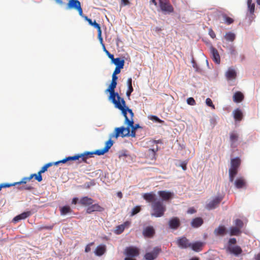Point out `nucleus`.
Listing matches in <instances>:
<instances>
[{"mask_svg": "<svg viewBox=\"0 0 260 260\" xmlns=\"http://www.w3.org/2000/svg\"><path fill=\"white\" fill-rule=\"evenodd\" d=\"M125 225L124 224H121L116 227V229L115 230V233L117 234H121L124 230Z\"/></svg>", "mask_w": 260, "mask_h": 260, "instance_id": "nucleus-41", "label": "nucleus"}, {"mask_svg": "<svg viewBox=\"0 0 260 260\" xmlns=\"http://www.w3.org/2000/svg\"><path fill=\"white\" fill-rule=\"evenodd\" d=\"M106 92L110 93V95L108 98L109 100L111 101V102L114 104L116 108L118 107V106L120 105L121 104L123 105H125V101L123 98H121L119 96L117 92H115V91Z\"/></svg>", "mask_w": 260, "mask_h": 260, "instance_id": "nucleus-3", "label": "nucleus"}, {"mask_svg": "<svg viewBox=\"0 0 260 260\" xmlns=\"http://www.w3.org/2000/svg\"><path fill=\"white\" fill-rule=\"evenodd\" d=\"M76 155L78 157V159L81 158L83 161H86V160L87 158L86 155L85 154V152L81 154H78Z\"/></svg>", "mask_w": 260, "mask_h": 260, "instance_id": "nucleus-50", "label": "nucleus"}, {"mask_svg": "<svg viewBox=\"0 0 260 260\" xmlns=\"http://www.w3.org/2000/svg\"><path fill=\"white\" fill-rule=\"evenodd\" d=\"M98 39H99V41L100 42L101 44L102 45V47H103V45H105L103 43V38H102V30H101L98 31Z\"/></svg>", "mask_w": 260, "mask_h": 260, "instance_id": "nucleus-52", "label": "nucleus"}, {"mask_svg": "<svg viewBox=\"0 0 260 260\" xmlns=\"http://www.w3.org/2000/svg\"><path fill=\"white\" fill-rule=\"evenodd\" d=\"M150 119L151 120L158 123H162L164 121L160 119L157 116L154 115H151L150 117Z\"/></svg>", "mask_w": 260, "mask_h": 260, "instance_id": "nucleus-45", "label": "nucleus"}, {"mask_svg": "<svg viewBox=\"0 0 260 260\" xmlns=\"http://www.w3.org/2000/svg\"><path fill=\"white\" fill-rule=\"evenodd\" d=\"M223 197L218 196L211 200L206 205V208L208 210H212L216 208L220 202L222 201Z\"/></svg>", "mask_w": 260, "mask_h": 260, "instance_id": "nucleus-6", "label": "nucleus"}, {"mask_svg": "<svg viewBox=\"0 0 260 260\" xmlns=\"http://www.w3.org/2000/svg\"><path fill=\"white\" fill-rule=\"evenodd\" d=\"M158 150V146L157 145L155 146V147L150 148L149 149V153L150 156L152 158H154L155 155V153L156 151H157Z\"/></svg>", "mask_w": 260, "mask_h": 260, "instance_id": "nucleus-39", "label": "nucleus"}, {"mask_svg": "<svg viewBox=\"0 0 260 260\" xmlns=\"http://www.w3.org/2000/svg\"><path fill=\"white\" fill-rule=\"evenodd\" d=\"M227 251L231 253H232L236 256L239 255L241 253L242 250L241 247L239 246L230 245V247H227Z\"/></svg>", "mask_w": 260, "mask_h": 260, "instance_id": "nucleus-12", "label": "nucleus"}, {"mask_svg": "<svg viewBox=\"0 0 260 260\" xmlns=\"http://www.w3.org/2000/svg\"><path fill=\"white\" fill-rule=\"evenodd\" d=\"M141 126L139 125V124H136L135 125L133 124V126H132L131 127V136L132 137H136V133L135 131L137 129L139 128H140Z\"/></svg>", "mask_w": 260, "mask_h": 260, "instance_id": "nucleus-35", "label": "nucleus"}, {"mask_svg": "<svg viewBox=\"0 0 260 260\" xmlns=\"http://www.w3.org/2000/svg\"><path fill=\"white\" fill-rule=\"evenodd\" d=\"M154 234V230L152 226H147L145 228L143 234L145 237H150Z\"/></svg>", "mask_w": 260, "mask_h": 260, "instance_id": "nucleus-21", "label": "nucleus"}, {"mask_svg": "<svg viewBox=\"0 0 260 260\" xmlns=\"http://www.w3.org/2000/svg\"><path fill=\"white\" fill-rule=\"evenodd\" d=\"M234 184L237 188H242L245 185V181L243 178H238L235 180Z\"/></svg>", "mask_w": 260, "mask_h": 260, "instance_id": "nucleus-26", "label": "nucleus"}, {"mask_svg": "<svg viewBox=\"0 0 260 260\" xmlns=\"http://www.w3.org/2000/svg\"><path fill=\"white\" fill-rule=\"evenodd\" d=\"M123 126L116 127L114 129V131L113 133H111L110 135V137L118 138L119 136H121L122 138L125 137L123 135H124V133L123 132Z\"/></svg>", "mask_w": 260, "mask_h": 260, "instance_id": "nucleus-10", "label": "nucleus"}, {"mask_svg": "<svg viewBox=\"0 0 260 260\" xmlns=\"http://www.w3.org/2000/svg\"><path fill=\"white\" fill-rule=\"evenodd\" d=\"M90 205L86 209V212L88 214H90L94 211H101L103 210V208L98 204H95Z\"/></svg>", "mask_w": 260, "mask_h": 260, "instance_id": "nucleus-20", "label": "nucleus"}, {"mask_svg": "<svg viewBox=\"0 0 260 260\" xmlns=\"http://www.w3.org/2000/svg\"><path fill=\"white\" fill-rule=\"evenodd\" d=\"M91 25L96 28L98 31L101 30L100 24L96 23L95 20H94V21L92 22Z\"/></svg>", "mask_w": 260, "mask_h": 260, "instance_id": "nucleus-57", "label": "nucleus"}, {"mask_svg": "<svg viewBox=\"0 0 260 260\" xmlns=\"http://www.w3.org/2000/svg\"><path fill=\"white\" fill-rule=\"evenodd\" d=\"M186 102L187 104L194 106L196 104V101L193 98L190 97L187 99Z\"/></svg>", "mask_w": 260, "mask_h": 260, "instance_id": "nucleus-46", "label": "nucleus"}, {"mask_svg": "<svg viewBox=\"0 0 260 260\" xmlns=\"http://www.w3.org/2000/svg\"><path fill=\"white\" fill-rule=\"evenodd\" d=\"M67 159L68 160V162L71 160H78V157L76 155L72 156H69L67 157Z\"/></svg>", "mask_w": 260, "mask_h": 260, "instance_id": "nucleus-60", "label": "nucleus"}, {"mask_svg": "<svg viewBox=\"0 0 260 260\" xmlns=\"http://www.w3.org/2000/svg\"><path fill=\"white\" fill-rule=\"evenodd\" d=\"M248 9L249 11H250V13L252 14L253 13L255 9V5L254 3L250 4H247Z\"/></svg>", "mask_w": 260, "mask_h": 260, "instance_id": "nucleus-49", "label": "nucleus"}, {"mask_svg": "<svg viewBox=\"0 0 260 260\" xmlns=\"http://www.w3.org/2000/svg\"><path fill=\"white\" fill-rule=\"evenodd\" d=\"M42 174L38 172V174H32L31 175H34V177L35 178V179L37 180L38 182H41L42 180V177L41 175Z\"/></svg>", "mask_w": 260, "mask_h": 260, "instance_id": "nucleus-48", "label": "nucleus"}, {"mask_svg": "<svg viewBox=\"0 0 260 260\" xmlns=\"http://www.w3.org/2000/svg\"><path fill=\"white\" fill-rule=\"evenodd\" d=\"M111 62L112 63L114 64L116 67L123 68L124 64V60L121 59L120 57H117L116 58H113Z\"/></svg>", "mask_w": 260, "mask_h": 260, "instance_id": "nucleus-22", "label": "nucleus"}, {"mask_svg": "<svg viewBox=\"0 0 260 260\" xmlns=\"http://www.w3.org/2000/svg\"><path fill=\"white\" fill-rule=\"evenodd\" d=\"M1 186H2L3 188H6V187H9L11 186L16 185V182H14L13 183H1Z\"/></svg>", "mask_w": 260, "mask_h": 260, "instance_id": "nucleus-51", "label": "nucleus"}, {"mask_svg": "<svg viewBox=\"0 0 260 260\" xmlns=\"http://www.w3.org/2000/svg\"><path fill=\"white\" fill-rule=\"evenodd\" d=\"M237 242L236 239L235 238H230L228 241V245L227 247H230V245L235 244Z\"/></svg>", "mask_w": 260, "mask_h": 260, "instance_id": "nucleus-54", "label": "nucleus"}, {"mask_svg": "<svg viewBox=\"0 0 260 260\" xmlns=\"http://www.w3.org/2000/svg\"><path fill=\"white\" fill-rule=\"evenodd\" d=\"M244 98L243 94L239 91L236 92L233 96V100L236 103L241 102Z\"/></svg>", "mask_w": 260, "mask_h": 260, "instance_id": "nucleus-29", "label": "nucleus"}, {"mask_svg": "<svg viewBox=\"0 0 260 260\" xmlns=\"http://www.w3.org/2000/svg\"><path fill=\"white\" fill-rule=\"evenodd\" d=\"M152 212L151 215L155 217L162 216L166 211V208L162 201L158 199L151 204Z\"/></svg>", "mask_w": 260, "mask_h": 260, "instance_id": "nucleus-2", "label": "nucleus"}, {"mask_svg": "<svg viewBox=\"0 0 260 260\" xmlns=\"http://www.w3.org/2000/svg\"><path fill=\"white\" fill-rule=\"evenodd\" d=\"M229 233L231 236H237L240 234L241 231L237 227H231L229 230Z\"/></svg>", "mask_w": 260, "mask_h": 260, "instance_id": "nucleus-32", "label": "nucleus"}, {"mask_svg": "<svg viewBox=\"0 0 260 260\" xmlns=\"http://www.w3.org/2000/svg\"><path fill=\"white\" fill-rule=\"evenodd\" d=\"M240 164V159L239 157H236L231 159L230 168L238 170Z\"/></svg>", "mask_w": 260, "mask_h": 260, "instance_id": "nucleus-24", "label": "nucleus"}, {"mask_svg": "<svg viewBox=\"0 0 260 260\" xmlns=\"http://www.w3.org/2000/svg\"><path fill=\"white\" fill-rule=\"evenodd\" d=\"M210 51L213 60L216 63L219 64L220 62V57L218 51L213 46L210 47Z\"/></svg>", "mask_w": 260, "mask_h": 260, "instance_id": "nucleus-9", "label": "nucleus"}, {"mask_svg": "<svg viewBox=\"0 0 260 260\" xmlns=\"http://www.w3.org/2000/svg\"><path fill=\"white\" fill-rule=\"evenodd\" d=\"M225 75L228 80H233L236 79L237 73L234 69L230 68L225 72Z\"/></svg>", "mask_w": 260, "mask_h": 260, "instance_id": "nucleus-14", "label": "nucleus"}, {"mask_svg": "<svg viewBox=\"0 0 260 260\" xmlns=\"http://www.w3.org/2000/svg\"><path fill=\"white\" fill-rule=\"evenodd\" d=\"M103 49L104 51L107 55L108 57L112 60L114 58V55L111 54L106 48L105 46L103 45Z\"/></svg>", "mask_w": 260, "mask_h": 260, "instance_id": "nucleus-47", "label": "nucleus"}, {"mask_svg": "<svg viewBox=\"0 0 260 260\" xmlns=\"http://www.w3.org/2000/svg\"><path fill=\"white\" fill-rule=\"evenodd\" d=\"M179 166L181 167L184 171L186 170V162H182L179 164Z\"/></svg>", "mask_w": 260, "mask_h": 260, "instance_id": "nucleus-63", "label": "nucleus"}, {"mask_svg": "<svg viewBox=\"0 0 260 260\" xmlns=\"http://www.w3.org/2000/svg\"><path fill=\"white\" fill-rule=\"evenodd\" d=\"M160 10L165 14H168L174 11V8L168 0H158Z\"/></svg>", "mask_w": 260, "mask_h": 260, "instance_id": "nucleus-4", "label": "nucleus"}, {"mask_svg": "<svg viewBox=\"0 0 260 260\" xmlns=\"http://www.w3.org/2000/svg\"><path fill=\"white\" fill-rule=\"evenodd\" d=\"M117 85V82L111 81L108 88L106 90V91H115V88Z\"/></svg>", "mask_w": 260, "mask_h": 260, "instance_id": "nucleus-40", "label": "nucleus"}, {"mask_svg": "<svg viewBox=\"0 0 260 260\" xmlns=\"http://www.w3.org/2000/svg\"><path fill=\"white\" fill-rule=\"evenodd\" d=\"M141 207L137 206L133 208L131 212V216H134L140 211Z\"/></svg>", "mask_w": 260, "mask_h": 260, "instance_id": "nucleus-42", "label": "nucleus"}, {"mask_svg": "<svg viewBox=\"0 0 260 260\" xmlns=\"http://www.w3.org/2000/svg\"><path fill=\"white\" fill-rule=\"evenodd\" d=\"M124 253L127 256L131 257L137 256L139 254L138 249L134 247H126Z\"/></svg>", "mask_w": 260, "mask_h": 260, "instance_id": "nucleus-8", "label": "nucleus"}, {"mask_svg": "<svg viewBox=\"0 0 260 260\" xmlns=\"http://www.w3.org/2000/svg\"><path fill=\"white\" fill-rule=\"evenodd\" d=\"M113 143H114L113 141H112L111 140V138H110V139L106 142L105 146L104 149L107 152H108L109 151V150L110 149V148L112 147V146L113 145Z\"/></svg>", "mask_w": 260, "mask_h": 260, "instance_id": "nucleus-38", "label": "nucleus"}, {"mask_svg": "<svg viewBox=\"0 0 260 260\" xmlns=\"http://www.w3.org/2000/svg\"><path fill=\"white\" fill-rule=\"evenodd\" d=\"M106 152H107L104 148L101 149H98L93 151L94 154H96L98 155H104Z\"/></svg>", "mask_w": 260, "mask_h": 260, "instance_id": "nucleus-43", "label": "nucleus"}, {"mask_svg": "<svg viewBox=\"0 0 260 260\" xmlns=\"http://www.w3.org/2000/svg\"><path fill=\"white\" fill-rule=\"evenodd\" d=\"M72 210L71 208L68 206H64L61 208L60 213L61 215H64L71 212Z\"/></svg>", "mask_w": 260, "mask_h": 260, "instance_id": "nucleus-34", "label": "nucleus"}, {"mask_svg": "<svg viewBox=\"0 0 260 260\" xmlns=\"http://www.w3.org/2000/svg\"><path fill=\"white\" fill-rule=\"evenodd\" d=\"M204 245V243L201 241H197L193 243H190V248L196 252L201 251Z\"/></svg>", "mask_w": 260, "mask_h": 260, "instance_id": "nucleus-16", "label": "nucleus"}, {"mask_svg": "<svg viewBox=\"0 0 260 260\" xmlns=\"http://www.w3.org/2000/svg\"><path fill=\"white\" fill-rule=\"evenodd\" d=\"M20 190H31L33 189V187L30 185H26L24 186H21L19 188Z\"/></svg>", "mask_w": 260, "mask_h": 260, "instance_id": "nucleus-56", "label": "nucleus"}, {"mask_svg": "<svg viewBox=\"0 0 260 260\" xmlns=\"http://www.w3.org/2000/svg\"><path fill=\"white\" fill-rule=\"evenodd\" d=\"M126 109H127V112H128L131 115V119H133V117H134V113L133 112V111L132 109H129L128 107H126Z\"/></svg>", "mask_w": 260, "mask_h": 260, "instance_id": "nucleus-62", "label": "nucleus"}, {"mask_svg": "<svg viewBox=\"0 0 260 260\" xmlns=\"http://www.w3.org/2000/svg\"><path fill=\"white\" fill-rule=\"evenodd\" d=\"M227 233L226 228L223 225H219L214 231V234L216 236H223Z\"/></svg>", "mask_w": 260, "mask_h": 260, "instance_id": "nucleus-18", "label": "nucleus"}, {"mask_svg": "<svg viewBox=\"0 0 260 260\" xmlns=\"http://www.w3.org/2000/svg\"><path fill=\"white\" fill-rule=\"evenodd\" d=\"M79 203L83 205H90L93 203V200L91 198L87 197H84L82 198L80 201Z\"/></svg>", "mask_w": 260, "mask_h": 260, "instance_id": "nucleus-27", "label": "nucleus"}, {"mask_svg": "<svg viewBox=\"0 0 260 260\" xmlns=\"http://www.w3.org/2000/svg\"><path fill=\"white\" fill-rule=\"evenodd\" d=\"M237 170L230 168L229 169V180L230 182H233L234 177L237 173Z\"/></svg>", "mask_w": 260, "mask_h": 260, "instance_id": "nucleus-33", "label": "nucleus"}, {"mask_svg": "<svg viewBox=\"0 0 260 260\" xmlns=\"http://www.w3.org/2000/svg\"><path fill=\"white\" fill-rule=\"evenodd\" d=\"M56 3L59 5L62 6L66 4L67 0H55ZM67 10L69 9H75L78 11L79 14L80 16L84 18L86 16L83 15L82 8L81 7V3L78 0H69V2L66 8Z\"/></svg>", "mask_w": 260, "mask_h": 260, "instance_id": "nucleus-1", "label": "nucleus"}, {"mask_svg": "<svg viewBox=\"0 0 260 260\" xmlns=\"http://www.w3.org/2000/svg\"><path fill=\"white\" fill-rule=\"evenodd\" d=\"M230 53L232 55L236 56L237 52L233 46H231L229 48Z\"/></svg>", "mask_w": 260, "mask_h": 260, "instance_id": "nucleus-55", "label": "nucleus"}, {"mask_svg": "<svg viewBox=\"0 0 260 260\" xmlns=\"http://www.w3.org/2000/svg\"><path fill=\"white\" fill-rule=\"evenodd\" d=\"M134 123V120L131 119V120H127L126 122H124V124L127 125L126 127H124L123 126V132L125 131L126 132V133H124V135H123L125 137H129L131 136V131H130V128L132 127V126H133V124Z\"/></svg>", "mask_w": 260, "mask_h": 260, "instance_id": "nucleus-13", "label": "nucleus"}, {"mask_svg": "<svg viewBox=\"0 0 260 260\" xmlns=\"http://www.w3.org/2000/svg\"><path fill=\"white\" fill-rule=\"evenodd\" d=\"M190 243L189 240L185 237H179L177 239L176 241L178 246L181 249H187L189 248Z\"/></svg>", "mask_w": 260, "mask_h": 260, "instance_id": "nucleus-5", "label": "nucleus"}, {"mask_svg": "<svg viewBox=\"0 0 260 260\" xmlns=\"http://www.w3.org/2000/svg\"><path fill=\"white\" fill-rule=\"evenodd\" d=\"M209 35L212 39L215 38L216 37L215 34L211 28L209 29Z\"/></svg>", "mask_w": 260, "mask_h": 260, "instance_id": "nucleus-61", "label": "nucleus"}, {"mask_svg": "<svg viewBox=\"0 0 260 260\" xmlns=\"http://www.w3.org/2000/svg\"><path fill=\"white\" fill-rule=\"evenodd\" d=\"M106 251V246L104 245H100L96 247L95 249L94 253L97 256H101L104 254Z\"/></svg>", "mask_w": 260, "mask_h": 260, "instance_id": "nucleus-23", "label": "nucleus"}, {"mask_svg": "<svg viewBox=\"0 0 260 260\" xmlns=\"http://www.w3.org/2000/svg\"><path fill=\"white\" fill-rule=\"evenodd\" d=\"M158 194L161 198V201H168L170 200L173 195V193L171 192L166 190L159 191Z\"/></svg>", "mask_w": 260, "mask_h": 260, "instance_id": "nucleus-11", "label": "nucleus"}, {"mask_svg": "<svg viewBox=\"0 0 260 260\" xmlns=\"http://www.w3.org/2000/svg\"><path fill=\"white\" fill-rule=\"evenodd\" d=\"M160 249L157 247H155L153 248V250L149 252H147L144 257L147 260H154L158 255Z\"/></svg>", "mask_w": 260, "mask_h": 260, "instance_id": "nucleus-7", "label": "nucleus"}, {"mask_svg": "<svg viewBox=\"0 0 260 260\" xmlns=\"http://www.w3.org/2000/svg\"><path fill=\"white\" fill-rule=\"evenodd\" d=\"M30 214L31 213L30 211L24 212L21 214L15 216L13 218V220L15 223L17 222L20 220L24 219L27 217H29L30 215Z\"/></svg>", "mask_w": 260, "mask_h": 260, "instance_id": "nucleus-19", "label": "nucleus"}, {"mask_svg": "<svg viewBox=\"0 0 260 260\" xmlns=\"http://www.w3.org/2000/svg\"><path fill=\"white\" fill-rule=\"evenodd\" d=\"M133 91V87H128V89L126 92V95L127 96L129 97Z\"/></svg>", "mask_w": 260, "mask_h": 260, "instance_id": "nucleus-59", "label": "nucleus"}, {"mask_svg": "<svg viewBox=\"0 0 260 260\" xmlns=\"http://www.w3.org/2000/svg\"><path fill=\"white\" fill-rule=\"evenodd\" d=\"M234 117L236 120H241L242 118L243 114L241 110L239 109H237L233 112Z\"/></svg>", "mask_w": 260, "mask_h": 260, "instance_id": "nucleus-30", "label": "nucleus"}, {"mask_svg": "<svg viewBox=\"0 0 260 260\" xmlns=\"http://www.w3.org/2000/svg\"><path fill=\"white\" fill-rule=\"evenodd\" d=\"M224 20L225 21V22L228 24H230L233 22V19L227 16L224 17Z\"/></svg>", "mask_w": 260, "mask_h": 260, "instance_id": "nucleus-58", "label": "nucleus"}, {"mask_svg": "<svg viewBox=\"0 0 260 260\" xmlns=\"http://www.w3.org/2000/svg\"><path fill=\"white\" fill-rule=\"evenodd\" d=\"M206 104L208 106L211 107L213 109H215L214 105L213 104L212 101V100L210 99H209V98L206 99Z\"/></svg>", "mask_w": 260, "mask_h": 260, "instance_id": "nucleus-53", "label": "nucleus"}, {"mask_svg": "<svg viewBox=\"0 0 260 260\" xmlns=\"http://www.w3.org/2000/svg\"><path fill=\"white\" fill-rule=\"evenodd\" d=\"M238 136L235 133H232L230 134V140L232 145H234L235 143L238 141Z\"/></svg>", "mask_w": 260, "mask_h": 260, "instance_id": "nucleus-36", "label": "nucleus"}, {"mask_svg": "<svg viewBox=\"0 0 260 260\" xmlns=\"http://www.w3.org/2000/svg\"><path fill=\"white\" fill-rule=\"evenodd\" d=\"M116 108L119 109L121 110L122 115L124 117V122H126L127 120H131V119H129L127 116V109H126V106H125V104L124 105H123L122 104L118 106V107H116Z\"/></svg>", "mask_w": 260, "mask_h": 260, "instance_id": "nucleus-25", "label": "nucleus"}, {"mask_svg": "<svg viewBox=\"0 0 260 260\" xmlns=\"http://www.w3.org/2000/svg\"><path fill=\"white\" fill-rule=\"evenodd\" d=\"M143 197L148 202L153 203L158 200L156 199V194L153 192L145 193L143 194Z\"/></svg>", "mask_w": 260, "mask_h": 260, "instance_id": "nucleus-15", "label": "nucleus"}, {"mask_svg": "<svg viewBox=\"0 0 260 260\" xmlns=\"http://www.w3.org/2000/svg\"><path fill=\"white\" fill-rule=\"evenodd\" d=\"M203 219L200 217H197L192 220L191 225L193 228H198L200 226L203 224Z\"/></svg>", "mask_w": 260, "mask_h": 260, "instance_id": "nucleus-28", "label": "nucleus"}, {"mask_svg": "<svg viewBox=\"0 0 260 260\" xmlns=\"http://www.w3.org/2000/svg\"><path fill=\"white\" fill-rule=\"evenodd\" d=\"M235 224L236 227L240 229L242 228L243 225V221L239 219H237L236 220H235Z\"/></svg>", "mask_w": 260, "mask_h": 260, "instance_id": "nucleus-44", "label": "nucleus"}, {"mask_svg": "<svg viewBox=\"0 0 260 260\" xmlns=\"http://www.w3.org/2000/svg\"><path fill=\"white\" fill-rule=\"evenodd\" d=\"M180 224V220L177 217L172 218L169 221V227L173 230H176Z\"/></svg>", "mask_w": 260, "mask_h": 260, "instance_id": "nucleus-17", "label": "nucleus"}, {"mask_svg": "<svg viewBox=\"0 0 260 260\" xmlns=\"http://www.w3.org/2000/svg\"><path fill=\"white\" fill-rule=\"evenodd\" d=\"M224 38L227 41L233 42L236 38V35L231 31H229L225 33Z\"/></svg>", "mask_w": 260, "mask_h": 260, "instance_id": "nucleus-31", "label": "nucleus"}, {"mask_svg": "<svg viewBox=\"0 0 260 260\" xmlns=\"http://www.w3.org/2000/svg\"><path fill=\"white\" fill-rule=\"evenodd\" d=\"M34 175H30L29 177H24L22 178V179L19 182H16V185H20L21 184H25L27 181H29L34 177Z\"/></svg>", "mask_w": 260, "mask_h": 260, "instance_id": "nucleus-37", "label": "nucleus"}, {"mask_svg": "<svg viewBox=\"0 0 260 260\" xmlns=\"http://www.w3.org/2000/svg\"><path fill=\"white\" fill-rule=\"evenodd\" d=\"M127 154L126 153V151H123L122 152H121L119 154V158H121L122 157H126L127 156Z\"/></svg>", "mask_w": 260, "mask_h": 260, "instance_id": "nucleus-64", "label": "nucleus"}]
</instances>
